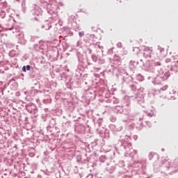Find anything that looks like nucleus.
Segmentation results:
<instances>
[{"label": "nucleus", "instance_id": "21", "mask_svg": "<svg viewBox=\"0 0 178 178\" xmlns=\"http://www.w3.org/2000/svg\"><path fill=\"white\" fill-rule=\"evenodd\" d=\"M140 120H142L141 117H140Z\"/></svg>", "mask_w": 178, "mask_h": 178}, {"label": "nucleus", "instance_id": "2", "mask_svg": "<svg viewBox=\"0 0 178 178\" xmlns=\"http://www.w3.org/2000/svg\"><path fill=\"white\" fill-rule=\"evenodd\" d=\"M120 145L121 146H124V148L127 149V153H129L131 149H132L131 143L127 141L126 139H121V141H120Z\"/></svg>", "mask_w": 178, "mask_h": 178}, {"label": "nucleus", "instance_id": "10", "mask_svg": "<svg viewBox=\"0 0 178 178\" xmlns=\"http://www.w3.org/2000/svg\"><path fill=\"white\" fill-rule=\"evenodd\" d=\"M111 122H116V116H111L110 118Z\"/></svg>", "mask_w": 178, "mask_h": 178}, {"label": "nucleus", "instance_id": "11", "mask_svg": "<svg viewBox=\"0 0 178 178\" xmlns=\"http://www.w3.org/2000/svg\"><path fill=\"white\" fill-rule=\"evenodd\" d=\"M153 156H154L153 152H149V159H153Z\"/></svg>", "mask_w": 178, "mask_h": 178}, {"label": "nucleus", "instance_id": "3", "mask_svg": "<svg viewBox=\"0 0 178 178\" xmlns=\"http://www.w3.org/2000/svg\"><path fill=\"white\" fill-rule=\"evenodd\" d=\"M175 95H176V90H170L168 97V98H175Z\"/></svg>", "mask_w": 178, "mask_h": 178}, {"label": "nucleus", "instance_id": "12", "mask_svg": "<svg viewBox=\"0 0 178 178\" xmlns=\"http://www.w3.org/2000/svg\"><path fill=\"white\" fill-rule=\"evenodd\" d=\"M84 33L83 31H79V36H83Z\"/></svg>", "mask_w": 178, "mask_h": 178}, {"label": "nucleus", "instance_id": "5", "mask_svg": "<svg viewBox=\"0 0 178 178\" xmlns=\"http://www.w3.org/2000/svg\"><path fill=\"white\" fill-rule=\"evenodd\" d=\"M115 169V166H111L110 168H106V171H108V173H113Z\"/></svg>", "mask_w": 178, "mask_h": 178}, {"label": "nucleus", "instance_id": "17", "mask_svg": "<svg viewBox=\"0 0 178 178\" xmlns=\"http://www.w3.org/2000/svg\"><path fill=\"white\" fill-rule=\"evenodd\" d=\"M135 98H137V100H139V96L138 95H135Z\"/></svg>", "mask_w": 178, "mask_h": 178}, {"label": "nucleus", "instance_id": "9", "mask_svg": "<svg viewBox=\"0 0 178 178\" xmlns=\"http://www.w3.org/2000/svg\"><path fill=\"white\" fill-rule=\"evenodd\" d=\"M136 153H138L137 150H133V152H131L129 153V155H130L131 156H134V155H136Z\"/></svg>", "mask_w": 178, "mask_h": 178}, {"label": "nucleus", "instance_id": "20", "mask_svg": "<svg viewBox=\"0 0 178 178\" xmlns=\"http://www.w3.org/2000/svg\"><path fill=\"white\" fill-rule=\"evenodd\" d=\"M161 149H162V152H164V148H162Z\"/></svg>", "mask_w": 178, "mask_h": 178}, {"label": "nucleus", "instance_id": "4", "mask_svg": "<svg viewBox=\"0 0 178 178\" xmlns=\"http://www.w3.org/2000/svg\"><path fill=\"white\" fill-rule=\"evenodd\" d=\"M144 51H149V58H152V54L153 52V49L152 47H145Z\"/></svg>", "mask_w": 178, "mask_h": 178}, {"label": "nucleus", "instance_id": "19", "mask_svg": "<svg viewBox=\"0 0 178 178\" xmlns=\"http://www.w3.org/2000/svg\"><path fill=\"white\" fill-rule=\"evenodd\" d=\"M89 177H91V178L92 177V175H89Z\"/></svg>", "mask_w": 178, "mask_h": 178}, {"label": "nucleus", "instance_id": "16", "mask_svg": "<svg viewBox=\"0 0 178 178\" xmlns=\"http://www.w3.org/2000/svg\"><path fill=\"white\" fill-rule=\"evenodd\" d=\"M22 70H23L24 72H26V67H22Z\"/></svg>", "mask_w": 178, "mask_h": 178}, {"label": "nucleus", "instance_id": "18", "mask_svg": "<svg viewBox=\"0 0 178 178\" xmlns=\"http://www.w3.org/2000/svg\"><path fill=\"white\" fill-rule=\"evenodd\" d=\"M140 100H143V97H139Z\"/></svg>", "mask_w": 178, "mask_h": 178}, {"label": "nucleus", "instance_id": "13", "mask_svg": "<svg viewBox=\"0 0 178 178\" xmlns=\"http://www.w3.org/2000/svg\"><path fill=\"white\" fill-rule=\"evenodd\" d=\"M15 95L17 97H19L21 93H20V92H16Z\"/></svg>", "mask_w": 178, "mask_h": 178}, {"label": "nucleus", "instance_id": "7", "mask_svg": "<svg viewBox=\"0 0 178 178\" xmlns=\"http://www.w3.org/2000/svg\"><path fill=\"white\" fill-rule=\"evenodd\" d=\"M106 159V155H102L99 159V161L101 162H105Z\"/></svg>", "mask_w": 178, "mask_h": 178}, {"label": "nucleus", "instance_id": "14", "mask_svg": "<svg viewBox=\"0 0 178 178\" xmlns=\"http://www.w3.org/2000/svg\"><path fill=\"white\" fill-rule=\"evenodd\" d=\"M26 68H27V70H31V67L30 66V65H27Z\"/></svg>", "mask_w": 178, "mask_h": 178}, {"label": "nucleus", "instance_id": "1", "mask_svg": "<svg viewBox=\"0 0 178 178\" xmlns=\"http://www.w3.org/2000/svg\"><path fill=\"white\" fill-rule=\"evenodd\" d=\"M161 163L167 169L177 171V168H178V157L175 159L174 161H170V159L166 157L165 159H162Z\"/></svg>", "mask_w": 178, "mask_h": 178}, {"label": "nucleus", "instance_id": "8", "mask_svg": "<svg viewBox=\"0 0 178 178\" xmlns=\"http://www.w3.org/2000/svg\"><path fill=\"white\" fill-rule=\"evenodd\" d=\"M155 109H152L150 113H147V116H154Z\"/></svg>", "mask_w": 178, "mask_h": 178}, {"label": "nucleus", "instance_id": "15", "mask_svg": "<svg viewBox=\"0 0 178 178\" xmlns=\"http://www.w3.org/2000/svg\"><path fill=\"white\" fill-rule=\"evenodd\" d=\"M123 178H131V177L129 176V175H125V176L123 177Z\"/></svg>", "mask_w": 178, "mask_h": 178}, {"label": "nucleus", "instance_id": "6", "mask_svg": "<svg viewBox=\"0 0 178 178\" xmlns=\"http://www.w3.org/2000/svg\"><path fill=\"white\" fill-rule=\"evenodd\" d=\"M115 130H118V131H120V130H122L123 127L122 125L118 124V125H115Z\"/></svg>", "mask_w": 178, "mask_h": 178}]
</instances>
